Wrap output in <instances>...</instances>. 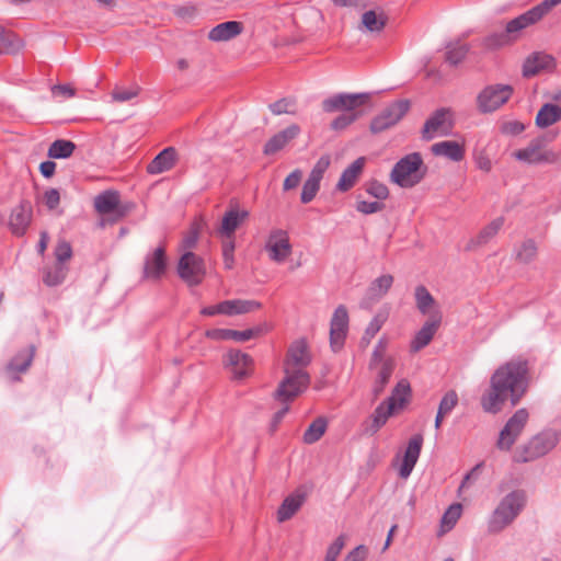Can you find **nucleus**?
<instances>
[{
    "mask_svg": "<svg viewBox=\"0 0 561 561\" xmlns=\"http://www.w3.org/2000/svg\"><path fill=\"white\" fill-rule=\"evenodd\" d=\"M528 388V363L512 359L499 366L490 378V387L481 396L480 404L484 412L497 414L506 401L512 407L518 404Z\"/></svg>",
    "mask_w": 561,
    "mask_h": 561,
    "instance_id": "f257e3e1",
    "label": "nucleus"
},
{
    "mask_svg": "<svg viewBox=\"0 0 561 561\" xmlns=\"http://www.w3.org/2000/svg\"><path fill=\"white\" fill-rule=\"evenodd\" d=\"M310 362L311 357L307 343L304 340L295 341L288 348L287 357L284 362L285 377L275 391V399L287 403L307 389L310 376L305 370V367Z\"/></svg>",
    "mask_w": 561,
    "mask_h": 561,
    "instance_id": "f03ea898",
    "label": "nucleus"
},
{
    "mask_svg": "<svg viewBox=\"0 0 561 561\" xmlns=\"http://www.w3.org/2000/svg\"><path fill=\"white\" fill-rule=\"evenodd\" d=\"M526 502L525 493H507L489 518V533L497 534L505 529L519 515Z\"/></svg>",
    "mask_w": 561,
    "mask_h": 561,
    "instance_id": "7ed1b4c3",
    "label": "nucleus"
},
{
    "mask_svg": "<svg viewBox=\"0 0 561 561\" xmlns=\"http://www.w3.org/2000/svg\"><path fill=\"white\" fill-rule=\"evenodd\" d=\"M422 156L412 152L401 158L390 172V181L402 188H411L417 185L425 176Z\"/></svg>",
    "mask_w": 561,
    "mask_h": 561,
    "instance_id": "20e7f679",
    "label": "nucleus"
},
{
    "mask_svg": "<svg viewBox=\"0 0 561 561\" xmlns=\"http://www.w3.org/2000/svg\"><path fill=\"white\" fill-rule=\"evenodd\" d=\"M513 157L528 164H554L561 159V153L547 148L545 137H537L527 147L513 152Z\"/></svg>",
    "mask_w": 561,
    "mask_h": 561,
    "instance_id": "39448f33",
    "label": "nucleus"
},
{
    "mask_svg": "<svg viewBox=\"0 0 561 561\" xmlns=\"http://www.w3.org/2000/svg\"><path fill=\"white\" fill-rule=\"evenodd\" d=\"M556 444L557 436L553 433H539L515 450L514 460L517 462L534 461L548 454Z\"/></svg>",
    "mask_w": 561,
    "mask_h": 561,
    "instance_id": "423d86ee",
    "label": "nucleus"
},
{
    "mask_svg": "<svg viewBox=\"0 0 561 561\" xmlns=\"http://www.w3.org/2000/svg\"><path fill=\"white\" fill-rule=\"evenodd\" d=\"M514 89L510 84H490L477 95V108L488 114L502 107L513 95Z\"/></svg>",
    "mask_w": 561,
    "mask_h": 561,
    "instance_id": "0eeeda50",
    "label": "nucleus"
},
{
    "mask_svg": "<svg viewBox=\"0 0 561 561\" xmlns=\"http://www.w3.org/2000/svg\"><path fill=\"white\" fill-rule=\"evenodd\" d=\"M371 93H337L322 102L327 113L343 111L344 113H362L359 108L369 103Z\"/></svg>",
    "mask_w": 561,
    "mask_h": 561,
    "instance_id": "6e6552de",
    "label": "nucleus"
},
{
    "mask_svg": "<svg viewBox=\"0 0 561 561\" xmlns=\"http://www.w3.org/2000/svg\"><path fill=\"white\" fill-rule=\"evenodd\" d=\"M529 414L524 408L517 410L505 423L504 427L500 432L496 447L501 450L508 451L512 446L516 443L517 438L524 431Z\"/></svg>",
    "mask_w": 561,
    "mask_h": 561,
    "instance_id": "1a4fd4ad",
    "label": "nucleus"
},
{
    "mask_svg": "<svg viewBox=\"0 0 561 561\" xmlns=\"http://www.w3.org/2000/svg\"><path fill=\"white\" fill-rule=\"evenodd\" d=\"M178 274L188 286L199 285L206 275L204 260L193 252H185L179 260Z\"/></svg>",
    "mask_w": 561,
    "mask_h": 561,
    "instance_id": "9d476101",
    "label": "nucleus"
},
{
    "mask_svg": "<svg viewBox=\"0 0 561 561\" xmlns=\"http://www.w3.org/2000/svg\"><path fill=\"white\" fill-rule=\"evenodd\" d=\"M454 128L453 112L442 107L436 110L424 123L422 138L431 140L435 136H448Z\"/></svg>",
    "mask_w": 561,
    "mask_h": 561,
    "instance_id": "9b49d317",
    "label": "nucleus"
},
{
    "mask_svg": "<svg viewBox=\"0 0 561 561\" xmlns=\"http://www.w3.org/2000/svg\"><path fill=\"white\" fill-rule=\"evenodd\" d=\"M410 102L399 100L388 105L379 115L373 118L370 130L374 134L381 133L394 126L409 111Z\"/></svg>",
    "mask_w": 561,
    "mask_h": 561,
    "instance_id": "f8f14e48",
    "label": "nucleus"
},
{
    "mask_svg": "<svg viewBox=\"0 0 561 561\" xmlns=\"http://www.w3.org/2000/svg\"><path fill=\"white\" fill-rule=\"evenodd\" d=\"M348 311L344 305L335 308L330 321V346L333 352H339L345 343L348 332Z\"/></svg>",
    "mask_w": 561,
    "mask_h": 561,
    "instance_id": "ddd939ff",
    "label": "nucleus"
},
{
    "mask_svg": "<svg viewBox=\"0 0 561 561\" xmlns=\"http://www.w3.org/2000/svg\"><path fill=\"white\" fill-rule=\"evenodd\" d=\"M330 165V158L327 156L321 157L309 173L308 179L304 183L300 199L301 203H310L317 195L320 188V182L324 172Z\"/></svg>",
    "mask_w": 561,
    "mask_h": 561,
    "instance_id": "4468645a",
    "label": "nucleus"
},
{
    "mask_svg": "<svg viewBox=\"0 0 561 561\" xmlns=\"http://www.w3.org/2000/svg\"><path fill=\"white\" fill-rule=\"evenodd\" d=\"M267 331H268V325L266 323H264V324H260L255 328L247 329L243 331L231 330V329H210V330L206 331L205 335L208 339L216 340V341L233 340L237 342H245L251 339L263 335Z\"/></svg>",
    "mask_w": 561,
    "mask_h": 561,
    "instance_id": "2eb2a0df",
    "label": "nucleus"
},
{
    "mask_svg": "<svg viewBox=\"0 0 561 561\" xmlns=\"http://www.w3.org/2000/svg\"><path fill=\"white\" fill-rule=\"evenodd\" d=\"M94 208L101 215H113L112 222L121 220L127 213L119 205V194L116 191H105L95 196Z\"/></svg>",
    "mask_w": 561,
    "mask_h": 561,
    "instance_id": "dca6fc26",
    "label": "nucleus"
},
{
    "mask_svg": "<svg viewBox=\"0 0 561 561\" xmlns=\"http://www.w3.org/2000/svg\"><path fill=\"white\" fill-rule=\"evenodd\" d=\"M270 259L274 262H284L291 253V244L286 231L276 229L273 230L265 245Z\"/></svg>",
    "mask_w": 561,
    "mask_h": 561,
    "instance_id": "f3484780",
    "label": "nucleus"
},
{
    "mask_svg": "<svg viewBox=\"0 0 561 561\" xmlns=\"http://www.w3.org/2000/svg\"><path fill=\"white\" fill-rule=\"evenodd\" d=\"M33 210L32 205L28 201L23 199L20 202L18 206H15L9 216V229L16 237H22L25 234L31 221H32Z\"/></svg>",
    "mask_w": 561,
    "mask_h": 561,
    "instance_id": "a211bd4d",
    "label": "nucleus"
},
{
    "mask_svg": "<svg viewBox=\"0 0 561 561\" xmlns=\"http://www.w3.org/2000/svg\"><path fill=\"white\" fill-rule=\"evenodd\" d=\"M225 366L229 368L233 379L241 380L251 374L253 359L250 355L231 350L225 356Z\"/></svg>",
    "mask_w": 561,
    "mask_h": 561,
    "instance_id": "6ab92c4d",
    "label": "nucleus"
},
{
    "mask_svg": "<svg viewBox=\"0 0 561 561\" xmlns=\"http://www.w3.org/2000/svg\"><path fill=\"white\" fill-rule=\"evenodd\" d=\"M442 322L440 314L436 313L432 316L422 328L415 333L414 337L410 343V352L417 353L425 346H427L436 334Z\"/></svg>",
    "mask_w": 561,
    "mask_h": 561,
    "instance_id": "aec40b11",
    "label": "nucleus"
},
{
    "mask_svg": "<svg viewBox=\"0 0 561 561\" xmlns=\"http://www.w3.org/2000/svg\"><path fill=\"white\" fill-rule=\"evenodd\" d=\"M301 129L297 124H291L285 129L273 135L264 145L263 153L265 156H273L283 150L290 141L297 138Z\"/></svg>",
    "mask_w": 561,
    "mask_h": 561,
    "instance_id": "412c9836",
    "label": "nucleus"
},
{
    "mask_svg": "<svg viewBox=\"0 0 561 561\" xmlns=\"http://www.w3.org/2000/svg\"><path fill=\"white\" fill-rule=\"evenodd\" d=\"M165 271V251L162 247H159L146 256L142 277L145 279L159 280L164 275Z\"/></svg>",
    "mask_w": 561,
    "mask_h": 561,
    "instance_id": "4be33fe9",
    "label": "nucleus"
},
{
    "mask_svg": "<svg viewBox=\"0 0 561 561\" xmlns=\"http://www.w3.org/2000/svg\"><path fill=\"white\" fill-rule=\"evenodd\" d=\"M422 445L423 436L421 434H416L410 438L403 455V459L399 467V476L401 478L407 479L412 472L420 457Z\"/></svg>",
    "mask_w": 561,
    "mask_h": 561,
    "instance_id": "5701e85b",
    "label": "nucleus"
},
{
    "mask_svg": "<svg viewBox=\"0 0 561 561\" xmlns=\"http://www.w3.org/2000/svg\"><path fill=\"white\" fill-rule=\"evenodd\" d=\"M178 161V150L174 147H167L148 163L146 170L151 175L161 174L173 169Z\"/></svg>",
    "mask_w": 561,
    "mask_h": 561,
    "instance_id": "b1692460",
    "label": "nucleus"
},
{
    "mask_svg": "<svg viewBox=\"0 0 561 561\" xmlns=\"http://www.w3.org/2000/svg\"><path fill=\"white\" fill-rule=\"evenodd\" d=\"M393 411V404H387L385 401L381 402L363 423V433L366 435L376 434L387 423Z\"/></svg>",
    "mask_w": 561,
    "mask_h": 561,
    "instance_id": "393cba45",
    "label": "nucleus"
},
{
    "mask_svg": "<svg viewBox=\"0 0 561 561\" xmlns=\"http://www.w3.org/2000/svg\"><path fill=\"white\" fill-rule=\"evenodd\" d=\"M431 151L436 157H444L454 162H460L465 158V142L443 140L434 144Z\"/></svg>",
    "mask_w": 561,
    "mask_h": 561,
    "instance_id": "a878e982",
    "label": "nucleus"
},
{
    "mask_svg": "<svg viewBox=\"0 0 561 561\" xmlns=\"http://www.w3.org/2000/svg\"><path fill=\"white\" fill-rule=\"evenodd\" d=\"M554 67V58L545 53H534L524 62V77H534L541 71L551 70Z\"/></svg>",
    "mask_w": 561,
    "mask_h": 561,
    "instance_id": "bb28decb",
    "label": "nucleus"
},
{
    "mask_svg": "<svg viewBox=\"0 0 561 561\" xmlns=\"http://www.w3.org/2000/svg\"><path fill=\"white\" fill-rule=\"evenodd\" d=\"M243 32V24L239 21H227L217 24L208 32L211 42H228Z\"/></svg>",
    "mask_w": 561,
    "mask_h": 561,
    "instance_id": "cd10ccee",
    "label": "nucleus"
},
{
    "mask_svg": "<svg viewBox=\"0 0 561 561\" xmlns=\"http://www.w3.org/2000/svg\"><path fill=\"white\" fill-rule=\"evenodd\" d=\"M543 15H546V12L540 7V4H538L528 10L527 12L507 22L506 33L510 35L517 33L526 28L527 26L535 24L536 22L541 20Z\"/></svg>",
    "mask_w": 561,
    "mask_h": 561,
    "instance_id": "c85d7f7f",
    "label": "nucleus"
},
{
    "mask_svg": "<svg viewBox=\"0 0 561 561\" xmlns=\"http://www.w3.org/2000/svg\"><path fill=\"white\" fill-rule=\"evenodd\" d=\"M249 217L248 210H239L238 208H230L222 217L219 233L227 239H232L237 228Z\"/></svg>",
    "mask_w": 561,
    "mask_h": 561,
    "instance_id": "c756f323",
    "label": "nucleus"
},
{
    "mask_svg": "<svg viewBox=\"0 0 561 561\" xmlns=\"http://www.w3.org/2000/svg\"><path fill=\"white\" fill-rule=\"evenodd\" d=\"M36 347L34 345H30L26 350L18 353L8 364L7 370L11 375V379L13 381L20 380L16 373H24L31 366L33 358L35 356Z\"/></svg>",
    "mask_w": 561,
    "mask_h": 561,
    "instance_id": "7c9ffc66",
    "label": "nucleus"
},
{
    "mask_svg": "<svg viewBox=\"0 0 561 561\" xmlns=\"http://www.w3.org/2000/svg\"><path fill=\"white\" fill-rule=\"evenodd\" d=\"M365 157H359L353 161L341 174V178L336 184V190L340 192H347L356 183L358 176L363 172L365 167Z\"/></svg>",
    "mask_w": 561,
    "mask_h": 561,
    "instance_id": "2f4dec72",
    "label": "nucleus"
},
{
    "mask_svg": "<svg viewBox=\"0 0 561 561\" xmlns=\"http://www.w3.org/2000/svg\"><path fill=\"white\" fill-rule=\"evenodd\" d=\"M503 225H504L503 217L495 218L489 225H486L484 228H482L476 238H472L467 243L466 249L471 251L481 245L486 244L490 240H492L497 234V232L503 227Z\"/></svg>",
    "mask_w": 561,
    "mask_h": 561,
    "instance_id": "473e14b6",
    "label": "nucleus"
},
{
    "mask_svg": "<svg viewBox=\"0 0 561 561\" xmlns=\"http://www.w3.org/2000/svg\"><path fill=\"white\" fill-rule=\"evenodd\" d=\"M306 501V493H291L288 495L277 511L279 523L291 518Z\"/></svg>",
    "mask_w": 561,
    "mask_h": 561,
    "instance_id": "72a5a7b5",
    "label": "nucleus"
},
{
    "mask_svg": "<svg viewBox=\"0 0 561 561\" xmlns=\"http://www.w3.org/2000/svg\"><path fill=\"white\" fill-rule=\"evenodd\" d=\"M561 121V107L552 103L543 104L537 113L536 125L547 128Z\"/></svg>",
    "mask_w": 561,
    "mask_h": 561,
    "instance_id": "f704fd0d",
    "label": "nucleus"
},
{
    "mask_svg": "<svg viewBox=\"0 0 561 561\" xmlns=\"http://www.w3.org/2000/svg\"><path fill=\"white\" fill-rule=\"evenodd\" d=\"M396 367V360L393 357L388 356L383 364L380 367V370L376 377L373 392L375 397L380 396V393L385 390L387 383L389 382V379L394 370Z\"/></svg>",
    "mask_w": 561,
    "mask_h": 561,
    "instance_id": "c9c22d12",
    "label": "nucleus"
},
{
    "mask_svg": "<svg viewBox=\"0 0 561 561\" xmlns=\"http://www.w3.org/2000/svg\"><path fill=\"white\" fill-rule=\"evenodd\" d=\"M261 304L255 300H242V299H233V300H225L224 308L225 314L234 316V314H243L249 313L254 310L261 308Z\"/></svg>",
    "mask_w": 561,
    "mask_h": 561,
    "instance_id": "e433bc0d",
    "label": "nucleus"
},
{
    "mask_svg": "<svg viewBox=\"0 0 561 561\" xmlns=\"http://www.w3.org/2000/svg\"><path fill=\"white\" fill-rule=\"evenodd\" d=\"M387 21L388 18L381 10H368L362 15V24L369 32H381L385 28Z\"/></svg>",
    "mask_w": 561,
    "mask_h": 561,
    "instance_id": "4c0bfd02",
    "label": "nucleus"
},
{
    "mask_svg": "<svg viewBox=\"0 0 561 561\" xmlns=\"http://www.w3.org/2000/svg\"><path fill=\"white\" fill-rule=\"evenodd\" d=\"M538 245L534 239L524 240L515 251V259L518 263L530 264L537 259Z\"/></svg>",
    "mask_w": 561,
    "mask_h": 561,
    "instance_id": "58836bf2",
    "label": "nucleus"
},
{
    "mask_svg": "<svg viewBox=\"0 0 561 561\" xmlns=\"http://www.w3.org/2000/svg\"><path fill=\"white\" fill-rule=\"evenodd\" d=\"M393 284V276L385 274L377 277L368 288V295L371 300H379L382 298Z\"/></svg>",
    "mask_w": 561,
    "mask_h": 561,
    "instance_id": "ea45409f",
    "label": "nucleus"
},
{
    "mask_svg": "<svg viewBox=\"0 0 561 561\" xmlns=\"http://www.w3.org/2000/svg\"><path fill=\"white\" fill-rule=\"evenodd\" d=\"M76 150V144L71 140L57 139L48 148L47 156L50 159L69 158Z\"/></svg>",
    "mask_w": 561,
    "mask_h": 561,
    "instance_id": "a19ab883",
    "label": "nucleus"
},
{
    "mask_svg": "<svg viewBox=\"0 0 561 561\" xmlns=\"http://www.w3.org/2000/svg\"><path fill=\"white\" fill-rule=\"evenodd\" d=\"M387 319H388L387 311H380L375 314V317L368 323V325L365 329V332L362 336L360 343L363 346H367L371 342V340L380 331V329L382 328V325L385 324Z\"/></svg>",
    "mask_w": 561,
    "mask_h": 561,
    "instance_id": "79ce46f5",
    "label": "nucleus"
},
{
    "mask_svg": "<svg viewBox=\"0 0 561 561\" xmlns=\"http://www.w3.org/2000/svg\"><path fill=\"white\" fill-rule=\"evenodd\" d=\"M468 51L469 46L465 43H449L446 46L445 60L451 66H457L466 58Z\"/></svg>",
    "mask_w": 561,
    "mask_h": 561,
    "instance_id": "37998d69",
    "label": "nucleus"
},
{
    "mask_svg": "<svg viewBox=\"0 0 561 561\" xmlns=\"http://www.w3.org/2000/svg\"><path fill=\"white\" fill-rule=\"evenodd\" d=\"M461 513L462 505L460 503L451 504L442 516L439 535L451 530L460 518Z\"/></svg>",
    "mask_w": 561,
    "mask_h": 561,
    "instance_id": "c03bdc74",
    "label": "nucleus"
},
{
    "mask_svg": "<svg viewBox=\"0 0 561 561\" xmlns=\"http://www.w3.org/2000/svg\"><path fill=\"white\" fill-rule=\"evenodd\" d=\"M410 391V383L405 379H402L396 385L391 396L385 400V402L387 404H393V410L402 408L407 402Z\"/></svg>",
    "mask_w": 561,
    "mask_h": 561,
    "instance_id": "a18cd8bd",
    "label": "nucleus"
},
{
    "mask_svg": "<svg viewBox=\"0 0 561 561\" xmlns=\"http://www.w3.org/2000/svg\"><path fill=\"white\" fill-rule=\"evenodd\" d=\"M325 430L327 421L323 417L316 419L305 431L304 443L308 445L317 443L324 435Z\"/></svg>",
    "mask_w": 561,
    "mask_h": 561,
    "instance_id": "49530a36",
    "label": "nucleus"
},
{
    "mask_svg": "<svg viewBox=\"0 0 561 561\" xmlns=\"http://www.w3.org/2000/svg\"><path fill=\"white\" fill-rule=\"evenodd\" d=\"M21 48L20 38L0 26V54H14Z\"/></svg>",
    "mask_w": 561,
    "mask_h": 561,
    "instance_id": "de8ad7c7",
    "label": "nucleus"
},
{
    "mask_svg": "<svg viewBox=\"0 0 561 561\" xmlns=\"http://www.w3.org/2000/svg\"><path fill=\"white\" fill-rule=\"evenodd\" d=\"M68 268L62 264H56L54 267L45 268L43 272V282L49 287L58 286L65 280Z\"/></svg>",
    "mask_w": 561,
    "mask_h": 561,
    "instance_id": "09e8293b",
    "label": "nucleus"
},
{
    "mask_svg": "<svg viewBox=\"0 0 561 561\" xmlns=\"http://www.w3.org/2000/svg\"><path fill=\"white\" fill-rule=\"evenodd\" d=\"M414 296L419 311L422 314H427L430 309L435 305V299L432 294L425 286L419 285L415 287Z\"/></svg>",
    "mask_w": 561,
    "mask_h": 561,
    "instance_id": "8fccbe9b",
    "label": "nucleus"
},
{
    "mask_svg": "<svg viewBox=\"0 0 561 561\" xmlns=\"http://www.w3.org/2000/svg\"><path fill=\"white\" fill-rule=\"evenodd\" d=\"M274 115L296 114V102L294 99L284 98L268 105Z\"/></svg>",
    "mask_w": 561,
    "mask_h": 561,
    "instance_id": "3c124183",
    "label": "nucleus"
},
{
    "mask_svg": "<svg viewBox=\"0 0 561 561\" xmlns=\"http://www.w3.org/2000/svg\"><path fill=\"white\" fill-rule=\"evenodd\" d=\"M387 347H388V339L386 336L380 337L373 351V354H371V358L369 362L370 369L375 368L379 364H381V365L383 364V360L387 358V357H385Z\"/></svg>",
    "mask_w": 561,
    "mask_h": 561,
    "instance_id": "603ef678",
    "label": "nucleus"
},
{
    "mask_svg": "<svg viewBox=\"0 0 561 561\" xmlns=\"http://www.w3.org/2000/svg\"><path fill=\"white\" fill-rule=\"evenodd\" d=\"M54 254L58 264H62L64 262L70 260L72 256L71 244L65 239H59L55 247Z\"/></svg>",
    "mask_w": 561,
    "mask_h": 561,
    "instance_id": "864d4df0",
    "label": "nucleus"
},
{
    "mask_svg": "<svg viewBox=\"0 0 561 561\" xmlns=\"http://www.w3.org/2000/svg\"><path fill=\"white\" fill-rule=\"evenodd\" d=\"M362 116V113H342L331 123V128L334 130L345 129Z\"/></svg>",
    "mask_w": 561,
    "mask_h": 561,
    "instance_id": "5fc2aeb1",
    "label": "nucleus"
},
{
    "mask_svg": "<svg viewBox=\"0 0 561 561\" xmlns=\"http://www.w3.org/2000/svg\"><path fill=\"white\" fill-rule=\"evenodd\" d=\"M365 191L373 197L383 201L389 196L388 187L378 181H370L366 183Z\"/></svg>",
    "mask_w": 561,
    "mask_h": 561,
    "instance_id": "6e6d98bb",
    "label": "nucleus"
},
{
    "mask_svg": "<svg viewBox=\"0 0 561 561\" xmlns=\"http://www.w3.org/2000/svg\"><path fill=\"white\" fill-rule=\"evenodd\" d=\"M345 546V536L340 535L327 549L324 561H336Z\"/></svg>",
    "mask_w": 561,
    "mask_h": 561,
    "instance_id": "4d7b16f0",
    "label": "nucleus"
},
{
    "mask_svg": "<svg viewBox=\"0 0 561 561\" xmlns=\"http://www.w3.org/2000/svg\"><path fill=\"white\" fill-rule=\"evenodd\" d=\"M458 403V396L455 390H449L440 400L438 411L448 414L450 413Z\"/></svg>",
    "mask_w": 561,
    "mask_h": 561,
    "instance_id": "13d9d810",
    "label": "nucleus"
},
{
    "mask_svg": "<svg viewBox=\"0 0 561 561\" xmlns=\"http://www.w3.org/2000/svg\"><path fill=\"white\" fill-rule=\"evenodd\" d=\"M140 92V88L139 87H134L131 89H121V88H115L112 92V99L116 102H127L134 98H136Z\"/></svg>",
    "mask_w": 561,
    "mask_h": 561,
    "instance_id": "bf43d9fd",
    "label": "nucleus"
},
{
    "mask_svg": "<svg viewBox=\"0 0 561 561\" xmlns=\"http://www.w3.org/2000/svg\"><path fill=\"white\" fill-rule=\"evenodd\" d=\"M234 241L233 239H227L222 243V257H224V265L227 270H231L234 265Z\"/></svg>",
    "mask_w": 561,
    "mask_h": 561,
    "instance_id": "052dcab7",
    "label": "nucleus"
},
{
    "mask_svg": "<svg viewBox=\"0 0 561 561\" xmlns=\"http://www.w3.org/2000/svg\"><path fill=\"white\" fill-rule=\"evenodd\" d=\"M385 208V204L377 202L358 201L356 204L357 211L364 215H370L381 211Z\"/></svg>",
    "mask_w": 561,
    "mask_h": 561,
    "instance_id": "680f3d73",
    "label": "nucleus"
},
{
    "mask_svg": "<svg viewBox=\"0 0 561 561\" xmlns=\"http://www.w3.org/2000/svg\"><path fill=\"white\" fill-rule=\"evenodd\" d=\"M44 203L49 210L57 208L60 203V194L56 188H49L44 193Z\"/></svg>",
    "mask_w": 561,
    "mask_h": 561,
    "instance_id": "e2e57ef3",
    "label": "nucleus"
},
{
    "mask_svg": "<svg viewBox=\"0 0 561 561\" xmlns=\"http://www.w3.org/2000/svg\"><path fill=\"white\" fill-rule=\"evenodd\" d=\"M302 172L299 169L294 170L289 173L283 184L284 191H289L297 187L301 181Z\"/></svg>",
    "mask_w": 561,
    "mask_h": 561,
    "instance_id": "0e129e2a",
    "label": "nucleus"
},
{
    "mask_svg": "<svg viewBox=\"0 0 561 561\" xmlns=\"http://www.w3.org/2000/svg\"><path fill=\"white\" fill-rule=\"evenodd\" d=\"M508 35L510 34H507L506 32L501 34H492L484 39V45L488 48H496L503 46L507 43Z\"/></svg>",
    "mask_w": 561,
    "mask_h": 561,
    "instance_id": "69168bd1",
    "label": "nucleus"
},
{
    "mask_svg": "<svg viewBox=\"0 0 561 561\" xmlns=\"http://www.w3.org/2000/svg\"><path fill=\"white\" fill-rule=\"evenodd\" d=\"M368 554V549L364 545H359L350 551L343 561H365Z\"/></svg>",
    "mask_w": 561,
    "mask_h": 561,
    "instance_id": "338daca9",
    "label": "nucleus"
},
{
    "mask_svg": "<svg viewBox=\"0 0 561 561\" xmlns=\"http://www.w3.org/2000/svg\"><path fill=\"white\" fill-rule=\"evenodd\" d=\"M474 162L478 169L490 172L492 169V161L485 152H480L476 156Z\"/></svg>",
    "mask_w": 561,
    "mask_h": 561,
    "instance_id": "774afa93",
    "label": "nucleus"
}]
</instances>
